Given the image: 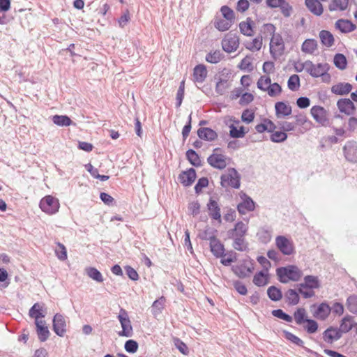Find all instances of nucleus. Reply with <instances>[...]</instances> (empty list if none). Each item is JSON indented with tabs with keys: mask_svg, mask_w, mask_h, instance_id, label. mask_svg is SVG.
<instances>
[{
	"mask_svg": "<svg viewBox=\"0 0 357 357\" xmlns=\"http://www.w3.org/2000/svg\"><path fill=\"white\" fill-rule=\"evenodd\" d=\"M138 349V344L136 341L130 340L125 344V349L130 353H135Z\"/></svg>",
	"mask_w": 357,
	"mask_h": 357,
	"instance_id": "774afa93",
	"label": "nucleus"
},
{
	"mask_svg": "<svg viewBox=\"0 0 357 357\" xmlns=\"http://www.w3.org/2000/svg\"><path fill=\"white\" fill-rule=\"evenodd\" d=\"M207 73L208 72L204 65H197L193 70V80L197 83H202L206 78Z\"/></svg>",
	"mask_w": 357,
	"mask_h": 357,
	"instance_id": "bb28decb",
	"label": "nucleus"
},
{
	"mask_svg": "<svg viewBox=\"0 0 357 357\" xmlns=\"http://www.w3.org/2000/svg\"><path fill=\"white\" fill-rule=\"evenodd\" d=\"M233 239V248L241 252L247 251L248 250V243L245 241V237L232 238Z\"/></svg>",
	"mask_w": 357,
	"mask_h": 357,
	"instance_id": "79ce46f5",
	"label": "nucleus"
},
{
	"mask_svg": "<svg viewBox=\"0 0 357 357\" xmlns=\"http://www.w3.org/2000/svg\"><path fill=\"white\" fill-rule=\"evenodd\" d=\"M268 272L262 271L255 274L253 278V282L257 286L262 287L268 283Z\"/></svg>",
	"mask_w": 357,
	"mask_h": 357,
	"instance_id": "c9c22d12",
	"label": "nucleus"
},
{
	"mask_svg": "<svg viewBox=\"0 0 357 357\" xmlns=\"http://www.w3.org/2000/svg\"><path fill=\"white\" fill-rule=\"evenodd\" d=\"M197 135L200 139L206 141H213L218 137L215 131L208 128H199L197 130Z\"/></svg>",
	"mask_w": 357,
	"mask_h": 357,
	"instance_id": "2f4dec72",
	"label": "nucleus"
},
{
	"mask_svg": "<svg viewBox=\"0 0 357 357\" xmlns=\"http://www.w3.org/2000/svg\"><path fill=\"white\" fill-rule=\"evenodd\" d=\"M263 45V40L261 36H258L254 38L252 41L246 43V48L252 52H257L261 50Z\"/></svg>",
	"mask_w": 357,
	"mask_h": 357,
	"instance_id": "a19ab883",
	"label": "nucleus"
},
{
	"mask_svg": "<svg viewBox=\"0 0 357 357\" xmlns=\"http://www.w3.org/2000/svg\"><path fill=\"white\" fill-rule=\"evenodd\" d=\"M234 23L226 19L217 17L214 22L215 27L220 31H225L229 29Z\"/></svg>",
	"mask_w": 357,
	"mask_h": 357,
	"instance_id": "ea45409f",
	"label": "nucleus"
},
{
	"mask_svg": "<svg viewBox=\"0 0 357 357\" xmlns=\"http://www.w3.org/2000/svg\"><path fill=\"white\" fill-rule=\"evenodd\" d=\"M294 319L297 325L301 326L308 319L306 310L304 308H298L294 314Z\"/></svg>",
	"mask_w": 357,
	"mask_h": 357,
	"instance_id": "4c0bfd02",
	"label": "nucleus"
},
{
	"mask_svg": "<svg viewBox=\"0 0 357 357\" xmlns=\"http://www.w3.org/2000/svg\"><path fill=\"white\" fill-rule=\"evenodd\" d=\"M229 84L225 79H220L216 84L215 91L220 95H222L228 89Z\"/></svg>",
	"mask_w": 357,
	"mask_h": 357,
	"instance_id": "e2e57ef3",
	"label": "nucleus"
},
{
	"mask_svg": "<svg viewBox=\"0 0 357 357\" xmlns=\"http://www.w3.org/2000/svg\"><path fill=\"white\" fill-rule=\"evenodd\" d=\"M39 206L44 213L53 215L59 211L60 204L57 198L52 195H47L40 200Z\"/></svg>",
	"mask_w": 357,
	"mask_h": 357,
	"instance_id": "39448f33",
	"label": "nucleus"
},
{
	"mask_svg": "<svg viewBox=\"0 0 357 357\" xmlns=\"http://www.w3.org/2000/svg\"><path fill=\"white\" fill-rule=\"evenodd\" d=\"M35 325L38 339L41 342L46 341L50 334L48 327L47 326L46 321L45 320L36 321V322H35Z\"/></svg>",
	"mask_w": 357,
	"mask_h": 357,
	"instance_id": "4be33fe9",
	"label": "nucleus"
},
{
	"mask_svg": "<svg viewBox=\"0 0 357 357\" xmlns=\"http://www.w3.org/2000/svg\"><path fill=\"white\" fill-rule=\"evenodd\" d=\"M201 206L197 201H192L189 203L188 208L189 212L194 216L200 213Z\"/></svg>",
	"mask_w": 357,
	"mask_h": 357,
	"instance_id": "69168bd1",
	"label": "nucleus"
},
{
	"mask_svg": "<svg viewBox=\"0 0 357 357\" xmlns=\"http://www.w3.org/2000/svg\"><path fill=\"white\" fill-rule=\"evenodd\" d=\"M321 44L326 47H331L334 45L335 38L333 35L328 31L322 30L319 33Z\"/></svg>",
	"mask_w": 357,
	"mask_h": 357,
	"instance_id": "7c9ffc66",
	"label": "nucleus"
},
{
	"mask_svg": "<svg viewBox=\"0 0 357 357\" xmlns=\"http://www.w3.org/2000/svg\"><path fill=\"white\" fill-rule=\"evenodd\" d=\"M343 152L347 160L351 162H357V143L347 142L343 147Z\"/></svg>",
	"mask_w": 357,
	"mask_h": 357,
	"instance_id": "4468645a",
	"label": "nucleus"
},
{
	"mask_svg": "<svg viewBox=\"0 0 357 357\" xmlns=\"http://www.w3.org/2000/svg\"><path fill=\"white\" fill-rule=\"evenodd\" d=\"M272 314L280 319L286 321L287 322H291L293 319L289 314L284 313L282 310H275L272 311Z\"/></svg>",
	"mask_w": 357,
	"mask_h": 357,
	"instance_id": "0e129e2a",
	"label": "nucleus"
},
{
	"mask_svg": "<svg viewBox=\"0 0 357 357\" xmlns=\"http://www.w3.org/2000/svg\"><path fill=\"white\" fill-rule=\"evenodd\" d=\"M333 63L335 67L341 70L346 69L347 66V60L346 56L340 53L336 54L334 56Z\"/></svg>",
	"mask_w": 357,
	"mask_h": 357,
	"instance_id": "37998d69",
	"label": "nucleus"
},
{
	"mask_svg": "<svg viewBox=\"0 0 357 357\" xmlns=\"http://www.w3.org/2000/svg\"><path fill=\"white\" fill-rule=\"evenodd\" d=\"M222 59V54L220 50L210 52L206 56V61L211 63H217Z\"/></svg>",
	"mask_w": 357,
	"mask_h": 357,
	"instance_id": "09e8293b",
	"label": "nucleus"
},
{
	"mask_svg": "<svg viewBox=\"0 0 357 357\" xmlns=\"http://www.w3.org/2000/svg\"><path fill=\"white\" fill-rule=\"evenodd\" d=\"M349 0H333L329 5V10H344L347 8Z\"/></svg>",
	"mask_w": 357,
	"mask_h": 357,
	"instance_id": "49530a36",
	"label": "nucleus"
},
{
	"mask_svg": "<svg viewBox=\"0 0 357 357\" xmlns=\"http://www.w3.org/2000/svg\"><path fill=\"white\" fill-rule=\"evenodd\" d=\"M239 46L238 37L235 34H227L222 41L224 51L228 53L235 52Z\"/></svg>",
	"mask_w": 357,
	"mask_h": 357,
	"instance_id": "9b49d317",
	"label": "nucleus"
},
{
	"mask_svg": "<svg viewBox=\"0 0 357 357\" xmlns=\"http://www.w3.org/2000/svg\"><path fill=\"white\" fill-rule=\"evenodd\" d=\"M283 334L284 338H286L287 340L298 346L303 347V341L296 335L288 331H284Z\"/></svg>",
	"mask_w": 357,
	"mask_h": 357,
	"instance_id": "bf43d9fd",
	"label": "nucleus"
},
{
	"mask_svg": "<svg viewBox=\"0 0 357 357\" xmlns=\"http://www.w3.org/2000/svg\"><path fill=\"white\" fill-rule=\"evenodd\" d=\"M267 294L272 301H278L282 298L281 291L274 286H271L268 289Z\"/></svg>",
	"mask_w": 357,
	"mask_h": 357,
	"instance_id": "5fc2aeb1",
	"label": "nucleus"
},
{
	"mask_svg": "<svg viewBox=\"0 0 357 357\" xmlns=\"http://www.w3.org/2000/svg\"><path fill=\"white\" fill-rule=\"evenodd\" d=\"M288 88L293 91H297L300 87V78L297 75H292L287 82Z\"/></svg>",
	"mask_w": 357,
	"mask_h": 357,
	"instance_id": "3c124183",
	"label": "nucleus"
},
{
	"mask_svg": "<svg viewBox=\"0 0 357 357\" xmlns=\"http://www.w3.org/2000/svg\"><path fill=\"white\" fill-rule=\"evenodd\" d=\"M207 208L208 211L209 216L212 219L217 220L219 223H221V211L218 203L215 200L211 198L208 203L207 204Z\"/></svg>",
	"mask_w": 357,
	"mask_h": 357,
	"instance_id": "a211bd4d",
	"label": "nucleus"
},
{
	"mask_svg": "<svg viewBox=\"0 0 357 357\" xmlns=\"http://www.w3.org/2000/svg\"><path fill=\"white\" fill-rule=\"evenodd\" d=\"M257 87L268 93L271 97H276L282 92V87L278 83H271L269 77L261 76L257 82Z\"/></svg>",
	"mask_w": 357,
	"mask_h": 357,
	"instance_id": "7ed1b4c3",
	"label": "nucleus"
},
{
	"mask_svg": "<svg viewBox=\"0 0 357 357\" xmlns=\"http://www.w3.org/2000/svg\"><path fill=\"white\" fill-rule=\"evenodd\" d=\"M287 138V135L284 132L282 131H276L273 132L271 135V139L273 142H282L285 141Z\"/></svg>",
	"mask_w": 357,
	"mask_h": 357,
	"instance_id": "052dcab7",
	"label": "nucleus"
},
{
	"mask_svg": "<svg viewBox=\"0 0 357 357\" xmlns=\"http://www.w3.org/2000/svg\"><path fill=\"white\" fill-rule=\"evenodd\" d=\"M53 330L54 333L63 337L66 332V321L63 315L61 314H56L53 318Z\"/></svg>",
	"mask_w": 357,
	"mask_h": 357,
	"instance_id": "ddd939ff",
	"label": "nucleus"
},
{
	"mask_svg": "<svg viewBox=\"0 0 357 357\" xmlns=\"http://www.w3.org/2000/svg\"><path fill=\"white\" fill-rule=\"evenodd\" d=\"M335 27L341 32L348 33L354 30L356 26L349 20H339L335 23Z\"/></svg>",
	"mask_w": 357,
	"mask_h": 357,
	"instance_id": "72a5a7b5",
	"label": "nucleus"
},
{
	"mask_svg": "<svg viewBox=\"0 0 357 357\" xmlns=\"http://www.w3.org/2000/svg\"><path fill=\"white\" fill-rule=\"evenodd\" d=\"M52 119L53 123L59 126H69L73 123L70 119L65 115H54Z\"/></svg>",
	"mask_w": 357,
	"mask_h": 357,
	"instance_id": "a18cd8bd",
	"label": "nucleus"
},
{
	"mask_svg": "<svg viewBox=\"0 0 357 357\" xmlns=\"http://www.w3.org/2000/svg\"><path fill=\"white\" fill-rule=\"evenodd\" d=\"M165 298L163 296L153 302L151 311L154 317H156L162 312L165 307Z\"/></svg>",
	"mask_w": 357,
	"mask_h": 357,
	"instance_id": "c03bdc74",
	"label": "nucleus"
},
{
	"mask_svg": "<svg viewBox=\"0 0 357 357\" xmlns=\"http://www.w3.org/2000/svg\"><path fill=\"white\" fill-rule=\"evenodd\" d=\"M276 28L272 24H264L261 31L264 35L265 37L271 36L273 37V35H278L279 33H275Z\"/></svg>",
	"mask_w": 357,
	"mask_h": 357,
	"instance_id": "4d7b16f0",
	"label": "nucleus"
},
{
	"mask_svg": "<svg viewBox=\"0 0 357 357\" xmlns=\"http://www.w3.org/2000/svg\"><path fill=\"white\" fill-rule=\"evenodd\" d=\"M254 118H255L254 113L251 110H249V109L245 110L241 115V119L245 123H251L254 120Z\"/></svg>",
	"mask_w": 357,
	"mask_h": 357,
	"instance_id": "338daca9",
	"label": "nucleus"
},
{
	"mask_svg": "<svg viewBox=\"0 0 357 357\" xmlns=\"http://www.w3.org/2000/svg\"><path fill=\"white\" fill-rule=\"evenodd\" d=\"M311 312L314 318L324 321L329 317L331 312V309L329 305L326 303H321L318 305H312Z\"/></svg>",
	"mask_w": 357,
	"mask_h": 357,
	"instance_id": "1a4fd4ad",
	"label": "nucleus"
},
{
	"mask_svg": "<svg viewBox=\"0 0 357 357\" xmlns=\"http://www.w3.org/2000/svg\"><path fill=\"white\" fill-rule=\"evenodd\" d=\"M117 318L122 328V331H119L118 335L121 337H132L133 335V329L127 311L121 308Z\"/></svg>",
	"mask_w": 357,
	"mask_h": 357,
	"instance_id": "423d86ee",
	"label": "nucleus"
},
{
	"mask_svg": "<svg viewBox=\"0 0 357 357\" xmlns=\"http://www.w3.org/2000/svg\"><path fill=\"white\" fill-rule=\"evenodd\" d=\"M248 231V226L242 221L236 222L234 227L228 230L227 236L229 238L245 237Z\"/></svg>",
	"mask_w": 357,
	"mask_h": 357,
	"instance_id": "2eb2a0df",
	"label": "nucleus"
},
{
	"mask_svg": "<svg viewBox=\"0 0 357 357\" xmlns=\"http://www.w3.org/2000/svg\"><path fill=\"white\" fill-rule=\"evenodd\" d=\"M196 178V172L194 169H190L183 172L179 175L178 179L184 186H189L192 184Z\"/></svg>",
	"mask_w": 357,
	"mask_h": 357,
	"instance_id": "a878e982",
	"label": "nucleus"
},
{
	"mask_svg": "<svg viewBox=\"0 0 357 357\" xmlns=\"http://www.w3.org/2000/svg\"><path fill=\"white\" fill-rule=\"evenodd\" d=\"M313 119L321 126H326L328 123L327 111L321 106H313L310 109Z\"/></svg>",
	"mask_w": 357,
	"mask_h": 357,
	"instance_id": "f8f14e48",
	"label": "nucleus"
},
{
	"mask_svg": "<svg viewBox=\"0 0 357 357\" xmlns=\"http://www.w3.org/2000/svg\"><path fill=\"white\" fill-rule=\"evenodd\" d=\"M318 48V43L315 39H306L301 45V51L305 54H313Z\"/></svg>",
	"mask_w": 357,
	"mask_h": 357,
	"instance_id": "c85d7f7f",
	"label": "nucleus"
},
{
	"mask_svg": "<svg viewBox=\"0 0 357 357\" xmlns=\"http://www.w3.org/2000/svg\"><path fill=\"white\" fill-rule=\"evenodd\" d=\"M275 245L284 255H291L295 252L293 241L285 236H278L275 238Z\"/></svg>",
	"mask_w": 357,
	"mask_h": 357,
	"instance_id": "6e6552de",
	"label": "nucleus"
},
{
	"mask_svg": "<svg viewBox=\"0 0 357 357\" xmlns=\"http://www.w3.org/2000/svg\"><path fill=\"white\" fill-rule=\"evenodd\" d=\"M347 306L349 310L354 314H357V296H350L347 300Z\"/></svg>",
	"mask_w": 357,
	"mask_h": 357,
	"instance_id": "6e6d98bb",
	"label": "nucleus"
},
{
	"mask_svg": "<svg viewBox=\"0 0 357 357\" xmlns=\"http://www.w3.org/2000/svg\"><path fill=\"white\" fill-rule=\"evenodd\" d=\"M210 248L211 252L216 257H221L223 256L225 252V248L223 244L215 236H211L209 238Z\"/></svg>",
	"mask_w": 357,
	"mask_h": 357,
	"instance_id": "5701e85b",
	"label": "nucleus"
},
{
	"mask_svg": "<svg viewBox=\"0 0 357 357\" xmlns=\"http://www.w3.org/2000/svg\"><path fill=\"white\" fill-rule=\"evenodd\" d=\"M84 271H85L86 274L92 280H93L98 282H103L104 279H103L102 275L96 268L86 267Z\"/></svg>",
	"mask_w": 357,
	"mask_h": 357,
	"instance_id": "58836bf2",
	"label": "nucleus"
},
{
	"mask_svg": "<svg viewBox=\"0 0 357 357\" xmlns=\"http://www.w3.org/2000/svg\"><path fill=\"white\" fill-rule=\"evenodd\" d=\"M276 273L282 283H288L291 281L297 282L303 276L302 271L295 265H288L277 268Z\"/></svg>",
	"mask_w": 357,
	"mask_h": 357,
	"instance_id": "f257e3e1",
	"label": "nucleus"
},
{
	"mask_svg": "<svg viewBox=\"0 0 357 357\" xmlns=\"http://www.w3.org/2000/svg\"><path fill=\"white\" fill-rule=\"evenodd\" d=\"M285 296L291 305H296L299 302L298 293L294 289H289L285 294Z\"/></svg>",
	"mask_w": 357,
	"mask_h": 357,
	"instance_id": "864d4df0",
	"label": "nucleus"
},
{
	"mask_svg": "<svg viewBox=\"0 0 357 357\" xmlns=\"http://www.w3.org/2000/svg\"><path fill=\"white\" fill-rule=\"evenodd\" d=\"M46 312L44 308V305L36 303L29 310V315L30 317L36 321H44L43 318L45 317Z\"/></svg>",
	"mask_w": 357,
	"mask_h": 357,
	"instance_id": "6ab92c4d",
	"label": "nucleus"
},
{
	"mask_svg": "<svg viewBox=\"0 0 357 357\" xmlns=\"http://www.w3.org/2000/svg\"><path fill=\"white\" fill-rule=\"evenodd\" d=\"M55 254L57 258L61 261H65L67 259V250L63 244L61 243H56Z\"/></svg>",
	"mask_w": 357,
	"mask_h": 357,
	"instance_id": "603ef678",
	"label": "nucleus"
},
{
	"mask_svg": "<svg viewBox=\"0 0 357 357\" xmlns=\"http://www.w3.org/2000/svg\"><path fill=\"white\" fill-rule=\"evenodd\" d=\"M252 61L253 59L251 56H246L244 59L241 60L238 66L242 70L250 72L254 68L252 65Z\"/></svg>",
	"mask_w": 357,
	"mask_h": 357,
	"instance_id": "8fccbe9b",
	"label": "nucleus"
},
{
	"mask_svg": "<svg viewBox=\"0 0 357 357\" xmlns=\"http://www.w3.org/2000/svg\"><path fill=\"white\" fill-rule=\"evenodd\" d=\"M352 85L349 83L339 82L331 87V92L339 96L347 95L352 90Z\"/></svg>",
	"mask_w": 357,
	"mask_h": 357,
	"instance_id": "393cba45",
	"label": "nucleus"
},
{
	"mask_svg": "<svg viewBox=\"0 0 357 357\" xmlns=\"http://www.w3.org/2000/svg\"><path fill=\"white\" fill-rule=\"evenodd\" d=\"M229 121L232 122L229 125L230 128L229 135L233 138H241L243 137L245 134L247 132L243 126L238 127L239 124L238 120H235L234 119L231 118Z\"/></svg>",
	"mask_w": 357,
	"mask_h": 357,
	"instance_id": "aec40b11",
	"label": "nucleus"
},
{
	"mask_svg": "<svg viewBox=\"0 0 357 357\" xmlns=\"http://www.w3.org/2000/svg\"><path fill=\"white\" fill-rule=\"evenodd\" d=\"M353 327V317L350 315L345 316L341 321L338 328L341 333L349 332Z\"/></svg>",
	"mask_w": 357,
	"mask_h": 357,
	"instance_id": "e433bc0d",
	"label": "nucleus"
},
{
	"mask_svg": "<svg viewBox=\"0 0 357 357\" xmlns=\"http://www.w3.org/2000/svg\"><path fill=\"white\" fill-rule=\"evenodd\" d=\"M186 156L190 162L193 165L196 166L200 164V159L195 151L188 150L186 153Z\"/></svg>",
	"mask_w": 357,
	"mask_h": 357,
	"instance_id": "680f3d73",
	"label": "nucleus"
},
{
	"mask_svg": "<svg viewBox=\"0 0 357 357\" xmlns=\"http://www.w3.org/2000/svg\"><path fill=\"white\" fill-rule=\"evenodd\" d=\"M252 24L253 22L250 18H248L246 21L241 22L239 24L241 33L247 36H252L254 33Z\"/></svg>",
	"mask_w": 357,
	"mask_h": 357,
	"instance_id": "f704fd0d",
	"label": "nucleus"
},
{
	"mask_svg": "<svg viewBox=\"0 0 357 357\" xmlns=\"http://www.w3.org/2000/svg\"><path fill=\"white\" fill-rule=\"evenodd\" d=\"M342 337V333L337 328L329 327L323 333V339L327 343H333Z\"/></svg>",
	"mask_w": 357,
	"mask_h": 357,
	"instance_id": "412c9836",
	"label": "nucleus"
},
{
	"mask_svg": "<svg viewBox=\"0 0 357 357\" xmlns=\"http://www.w3.org/2000/svg\"><path fill=\"white\" fill-rule=\"evenodd\" d=\"M208 162L217 169H224L227 165V158L225 155L219 153H213L208 158Z\"/></svg>",
	"mask_w": 357,
	"mask_h": 357,
	"instance_id": "f3484780",
	"label": "nucleus"
},
{
	"mask_svg": "<svg viewBox=\"0 0 357 357\" xmlns=\"http://www.w3.org/2000/svg\"><path fill=\"white\" fill-rule=\"evenodd\" d=\"M275 114L277 117L281 118L289 116L291 114V107L284 102H278L275 105Z\"/></svg>",
	"mask_w": 357,
	"mask_h": 357,
	"instance_id": "cd10ccee",
	"label": "nucleus"
},
{
	"mask_svg": "<svg viewBox=\"0 0 357 357\" xmlns=\"http://www.w3.org/2000/svg\"><path fill=\"white\" fill-rule=\"evenodd\" d=\"M253 270V264L248 259L244 260L241 264L233 267L234 273L239 278H246L249 276Z\"/></svg>",
	"mask_w": 357,
	"mask_h": 357,
	"instance_id": "9d476101",
	"label": "nucleus"
},
{
	"mask_svg": "<svg viewBox=\"0 0 357 357\" xmlns=\"http://www.w3.org/2000/svg\"><path fill=\"white\" fill-rule=\"evenodd\" d=\"M305 5L309 10L317 16L323 13L324 8L321 2L316 0H305Z\"/></svg>",
	"mask_w": 357,
	"mask_h": 357,
	"instance_id": "473e14b6",
	"label": "nucleus"
},
{
	"mask_svg": "<svg viewBox=\"0 0 357 357\" xmlns=\"http://www.w3.org/2000/svg\"><path fill=\"white\" fill-rule=\"evenodd\" d=\"M308 74L314 77H321L324 83H329L331 80V76L328 73L330 65L327 62L314 63L312 61H309Z\"/></svg>",
	"mask_w": 357,
	"mask_h": 357,
	"instance_id": "f03ea898",
	"label": "nucleus"
},
{
	"mask_svg": "<svg viewBox=\"0 0 357 357\" xmlns=\"http://www.w3.org/2000/svg\"><path fill=\"white\" fill-rule=\"evenodd\" d=\"M220 183L223 188H238L240 187V176L235 169H228L222 174Z\"/></svg>",
	"mask_w": 357,
	"mask_h": 357,
	"instance_id": "20e7f679",
	"label": "nucleus"
},
{
	"mask_svg": "<svg viewBox=\"0 0 357 357\" xmlns=\"http://www.w3.org/2000/svg\"><path fill=\"white\" fill-rule=\"evenodd\" d=\"M220 11L222 14L224 19L227 20L231 22H234L235 15L234 11L227 6H222Z\"/></svg>",
	"mask_w": 357,
	"mask_h": 357,
	"instance_id": "13d9d810",
	"label": "nucleus"
},
{
	"mask_svg": "<svg viewBox=\"0 0 357 357\" xmlns=\"http://www.w3.org/2000/svg\"><path fill=\"white\" fill-rule=\"evenodd\" d=\"M302 287H307L310 289H319L320 287V282L317 276L307 275L304 278V282L300 283Z\"/></svg>",
	"mask_w": 357,
	"mask_h": 357,
	"instance_id": "c756f323",
	"label": "nucleus"
},
{
	"mask_svg": "<svg viewBox=\"0 0 357 357\" xmlns=\"http://www.w3.org/2000/svg\"><path fill=\"white\" fill-rule=\"evenodd\" d=\"M301 326L303 329L310 334L315 333L318 330V324L313 319H308L305 321V324H302Z\"/></svg>",
	"mask_w": 357,
	"mask_h": 357,
	"instance_id": "de8ad7c7",
	"label": "nucleus"
},
{
	"mask_svg": "<svg viewBox=\"0 0 357 357\" xmlns=\"http://www.w3.org/2000/svg\"><path fill=\"white\" fill-rule=\"evenodd\" d=\"M270 54L274 59H279L284 52V42L279 33L273 35L270 41Z\"/></svg>",
	"mask_w": 357,
	"mask_h": 357,
	"instance_id": "0eeeda50",
	"label": "nucleus"
},
{
	"mask_svg": "<svg viewBox=\"0 0 357 357\" xmlns=\"http://www.w3.org/2000/svg\"><path fill=\"white\" fill-rule=\"evenodd\" d=\"M255 209V203L252 199L245 195L242 197V202L238 204V211L241 214H245Z\"/></svg>",
	"mask_w": 357,
	"mask_h": 357,
	"instance_id": "b1692460",
	"label": "nucleus"
},
{
	"mask_svg": "<svg viewBox=\"0 0 357 357\" xmlns=\"http://www.w3.org/2000/svg\"><path fill=\"white\" fill-rule=\"evenodd\" d=\"M337 106L341 113L347 116L354 114L356 107L351 100L349 98L340 99L337 102Z\"/></svg>",
	"mask_w": 357,
	"mask_h": 357,
	"instance_id": "dca6fc26",
	"label": "nucleus"
}]
</instances>
